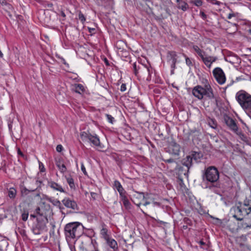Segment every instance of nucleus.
I'll use <instances>...</instances> for the list:
<instances>
[{"label":"nucleus","mask_w":251,"mask_h":251,"mask_svg":"<svg viewBox=\"0 0 251 251\" xmlns=\"http://www.w3.org/2000/svg\"><path fill=\"white\" fill-rule=\"evenodd\" d=\"M83 226L79 222H72L67 224L64 228L65 235L68 242L72 239L79 237L81 234Z\"/></svg>","instance_id":"1"},{"label":"nucleus","mask_w":251,"mask_h":251,"mask_svg":"<svg viewBox=\"0 0 251 251\" xmlns=\"http://www.w3.org/2000/svg\"><path fill=\"white\" fill-rule=\"evenodd\" d=\"M236 99L247 113L251 112V95L246 92L241 90L236 93Z\"/></svg>","instance_id":"2"},{"label":"nucleus","mask_w":251,"mask_h":251,"mask_svg":"<svg viewBox=\"0 0 251 251\" xmlns=\"http://www.w3.org/2000/svg\"><path fill=\"white\" fill-rule=\"evenodd\" d=\"M192 93L195 97L199 100H201L204 96L210 99L213 98L214 97L212 89L207 82L205 84L204 88L200 85L195 86L192 90Z\"/></svg>","instance_id":"3"},{"label":"nucleus","mask_w":251,"mask_h":251,"mask_svg":"<svg viewBox=\"0 0 251 251\" xmlns=\"http://www.w3.org/2000/svg\"><path fill=\"white\" fill-rule=\"evenodd\" d=\"M80 137L83 142L91 143L92 146L96 147L99 151H103L104 147L100 143V139L96 134L92 135L86 132H82L80 134Z\"/></svg>","instance_id":"4"},{"label":"nucleus","mask_w":251,"mask_h":251,"mask_svg":"<svg viewBox=\"0 0 251 251\" xmlns=\"http://www.w3.org/2000/svg\"><path fill=\"white\" fill-rule=\"evenodd\" d=\"M219 178V173L217 169L213 166L208 167L203 176V180L213 183L216 182Z\"/></svg>","instance_id":"5"},{"label":"nucleus","mask_w":251,"mask_h":251,"mask_svg":"<svg viewBox=\"0 0 251 251\" xmlns=\"http://www.w3.org/2000/svg\"><path fill=\"white\" fill-rule=\"evenodd\" d=\"M48 222V218H37V223L33 225L32 228L33 233L35 235H39L43 231H47L46 224Z\"/></svg>","instance_id":"6"},{"label":"nucleus","mask_w":251,"mask_h":251,"mask_svg":"<svg viewBox=\"0 0 251 251\" xmlns=\"http://www.w3.org/2000/svg\"><path fill=\"white\" fill-rule=\"evenodd\" d=\"M213 74L219 84L222 85L225 83L226 77L224 71L221 68L217 67L215 68L213 71Z\"/></svg>","instance_id":"7"},{"label":"nucleus","mask_w":251,"mask_h":251,"mask_svg":"<svg viewBox=\"0 0 251 251\" xmlns=\"http://www.w3.org/2000/svg\"><path fill=\"white\" fill-rule=\"evenodd\" d=\"M63 204L67 208H71L74 210H78V206L76 202L71 200L69 198H65L62 201Z\"/></svg>","instance_id":"8"},{"label":"nucleus","mask_w":251,"mask_h":251,"mask_svg":"<svg viewBox=\"0 0 251 251\" xmlns=\"http://www.w3.org/2000/svg\"><path fill=\"white\" fill-rule=\"evenodd\" d=\"M136 199L137 200L140 199L141 200H148L150 199V196L148 194H147L146 195H145L144 193L143 192L137 193L136 194L134 195L132 199V201L135 204L139 207L141 204V202L136 203Z\"/></svg>","instance_id":"9"},{"label":"nucleus","mask_w":251,"mask_h":251,"mask_svg":"<svg viewBox=\"0 0 251 251\" xmlns=\"http://www.w3.org/2000/svg\"><path fill=\"white\" fill-rule=\"evenodd\" d=\"M204 64L209 68H210L212 64L215 62L217 58L215 56L206 55L205 54L201 57Z\"/></svg>","instance_id":"10"},{"label":"nucleus","mask_w":251,"mask_h":251,"mask_svg":"<svg viewBox=\"0 0 251 251\" xmlns=\"http://www.w3.org/2000/svg\"><path fill=\"white\" fill-rule=\"evenodd\" d=\"M169 151L171 154L178 155L180 151V146L175 142H172L169 148Z\"/></svg>","instance_id":"11"},{"label":"nucleus","mask_w":251,"mask_h":251,"mask_svg":"<svg viewBox=\"0 0 251 251\" xmlns=\"http://www.w3.org/2000/svg\"><path fill=\"white\" fill-rule=\"evenodd\" d=\"M182 164L185 166L187 169V173L188 174L190 168L192 167L193 161L192 158L189 155H187L185 158H184L181 161Z\"/></svg>","instance_id":"12"},{"label":"nucleus","mask_w":251,"mask_h":251,"mask_svg":"<svg viewBox=\"0 0 251 251\" xmlns=\"http://www.w3.org/2000/svg\"><path fill=\"white\" fill-rule=\"evenodd\" d=\"M226 123L228 126L234 132H236L238 130V127L235 122V121L231 118L227 117L225 119Z\"/></svg>","instance_id":"13"},{"label":"nucleus","mask_w":251,"mask_h":251,"mask_svg":"<svg viewBox=\"0 0 251 251\" xmlns=\"http://www.w3.org/2000/svg\"><path fill=\"white\" fill-rule=\"evenodd\" d=\"M35 213L37 215V219L40 218L41 219H44V218H47L46 210H45L43 206L38 207L36 208L35 209Z\"/></svg>","instance_id":"14"},{"label":"nucleus","mask_w":251,"mask_h":251,"mask_svg":"<svg viewBox=\"0 0 251 251\" xmlns=\"http://www.w3.org/2000/svg\"><path fill=\"white\" fill-rule=\"evenodd\" d=\"M107 245L111 248L113 251L118 250V246L117 241L111 237L105 240Z\"/></svg>","instance_id":"15"},{"label":"nucleus","mask_w":251,"mask_h":251,"mask_svg":"<svg viewBox=\"0 0 251 251\" xmlns=\"http://www.w3.org/2000/svg\"><path fill=\"white\" fill-rule=\"evenodd\" d=\"M176 54L175 51H170L168 52V57L171 61V68L175 69L176 67Z\"/></svg>","instance_id":"16"},{"label":"nucleus","mask_w":251,"mask_h":251,"mask_svg":"<svg viewBox=\"0 0 251 251\" xmlns=\"http://www.w3.org/2000/svg\"><path fill=\"white\" fill-rule=\"evenodd\" d=\"M48 185L53 190L58 191L60 192H65L62 186L55 182H49Z\"/></svg>","instance_id":"17"},{"label":"nucleus","mask_w":251,"mask_h":251,"mask_svg":"<svg viewBox=\"0 0 251 251\" xmlns=\"http://www.w3.org/2000/svg\"><path fill=\"white\" fill-rule=\"evenodd\" d=\"M189 156L192 158L193 161H195L196 163L198 162L199 160L202 157V155L201 152L196 151H192Z\"/></svg>","instance_id":"18"},{"label":"nucleus","mask_w":251,"mask_h":251,"mask_svg":"<svg viewBox=\"0 0 251 251\" xmlns=\"http://www.w3.org/2000/svg\"><path fill=\"white\" fill-rule=\"evenodd\" d=\"M114 186L115 188L119 192L120 196L126 194V191H125L121 184L118 180L114 181Z\"/></svg>","instance_id":"19"},{"label":"nucleus","mask_w":251,"mask_h":251,"mask_svg":"<svg viewBox=\"0 0 251 251\" xmlns=\"http://www.w3.org/2000/svg\"><path fill=\"white\" fill-rule=\"evenodd\" d=\"M56 165L61 173H64L67 171V168L63 163L62 160L59 159L56 161Z\"/></svg>","instance_id":"20"},{"label":"nucleus","mask_w":251,"mask_h":251,"mask_svg":"<svg viewBox=\"0 0 251 251\" xmlns=\"http://www.w3.org/2000/svg\"><path fill=\"white\" fill-rule=\"evenodd\" d=\"M121 200L126 209H129L131 208V204L126 196V194L120 196Z\"/></svg>","instance_id":"21"},{"label":"nucleus","mask_w":251,"mask_h":251,"mask_svg":"<svg viewBox=\"0 0 251 251\" xmlns=\"http://www.w3.org/2000/svg\"><path fill=\"white\" fill-rule=\"evenodd\" d=\"M188 4L183 0L180 1L179 3H178V8L181 9L183 11H186L188 9Z\"/></svg>","instance_id":"22"},{"label":"nucleus","mask_w":251,"mask_h":251,"mask_svg":"<svg viewBox=\"0 0 251 251\" xmlns=\"http://www.w3.org/2000/svg\"><path fill=\"white\" fill-rule=\"evenodd\" d=\"M193 49L201 58L205 54V52L204 50L200 49V48L198 46H194Z\"/></svg>","instance_id":"23"},{"label":"nucleus","mask_w":251,"mask_h":251,"mask_svg":"<svg viewBox=\"0 0 251 251\" xmlns=\"http://www.w3.org/2000/svg\"><path fill=\"white\" fill-rule=\"evenodd\" d=\"M100 233L105 240L110 237V235L108 234V230L106 228L103 227L100 230Z\"/></svg>","instance_id":"24"},{"label":"nucleus","mask_w":251,"mask_h":251,"mask_svg":"<svg viewBox=\"0 0 251 251\" xmlns=\"http://www.w3.org/2000/svg\"><path fill=\"white\" fill-rule=\"evenodd\" d=\"M84 91V86L81 84H76L75 85V91L76 93L81 94Z\"/></svg>","instance_id":"25"},{"label":"nucleus","mask_w":251,"mask_h":251,"mask_svg":"<svg viewBox=\"0 0 251 251\" xmlns=\"http://www.w3.org/2000/svg\"><path fill=\"white\" fill-rule=\"evenodd\" d=\"M67 182L68 183L70 187L72 189H75V185L74 179L71 176H66Z\"/></svg>","instance_id":"26"},{"label":"nucleus","mask_w":251,"mask_h":251,"mask_svg":"<svg viewBox=\"0 0 251 251\" xmlns=\"http://www.w3.org/2000/svg\"><path fill=\"white\" fill-rule=\"evenodd\" d=\"M47 200L55 206H59L61 205L60 201L57 199H54L52 198H48Z\"/></svg>","instance_id":"27"},{"label":"nucleus","mask_w":251,"mask_h":251,"mask_svg":"<svg viewBox=\"0 0 251 251\" xmlns=\"http://www.w3.org/2000/svg\"><path fill=\"white\" fill-rule=\"evenodd\" d=\"M208 124L210 127L214 129L217 127V123L216 121L213 119H209L208 120Z\"/></svg>","instance_id":"28"},{"label":"nucleus","mask_w":251,"mask_h":251,"mask_svg":"<svg viewBox=\"0 0 251 251\" xmlns=\"http://www.w3.org/2000/svg\"><path fill=\"white\" fill-rule=\"evenodd\" d=\"M183 56L185 57L186 64V65L189 66L190 68L193 66V64L192 61V59L187 57L185 54H182Z\"/></svg>","instance_id":"29"},{"label":"nucleus","mask_w":251,"mask_h":251,"mask_svg":"<svg viewBox=\"0 0 251 251\" xmlns=\"http://www.w3.org/2000/svg\"><path fill=\"white\" fill-rule=\"evenodd\" d=\"M16 194V190L14 188H10L8 191V196L10 198H15Z\"/></svg>","instance_id":"30"},{"label":"nucleus","mask_w":251,"mask_h":251,"mask_svg":"<svg viewBox=\"0 0 251 251\" xmlns=\"http://www.w3.org/2000/svg\"><path fill=\"white\" fill-rule=\"evenodd\" d=\"M190 3L198 7H200L202 5V0H191Z\"/></svg>","instance_id":"31"},{"label":"nucleus","mask_w":251,"mask_h":251,"mask_svg":"<svg viewBox=\"0 0 251 251\" xmlns=\"http://www.w3.org/2000/svg\"><path fill=\"white\" fill-rule=\"evenodd\" d=\"M145 68H146V70L148 72V77L147 78V79L148 80L150 79L151 75L152 73L153 69L151 67H146Z\"/></svg>","instance_id":"32"},{"label":"nucleus","mask_w":251,"mask_h":251,"mask_svg":"<svg viewBox=\"0 0 251 251\" xmlns=\"http://www.w3.org/2000/svg\"><path fill=\"white\" fill-rule=\"evenodd\" d=\"M28 217V212L24 210L22 214V219L24 221H26L27 220Z\"/></svg>","instance_id":"33"},{"label":"nucleus","mask_w":251,"mask_h":251,"mask_svg":"<svg viewBox=\"0 0 251 251\" xmlns=\"http://www.w3.org/2000/svg\"><path fill=\"white\" fill-rule=\"evenodd\" d=\"M105 116L106 117L108 121L110 123H111V124L113 123V122L114 121V118L111 115L106 114H105Z\"/></svg>","instance_id":"34"},{"label":"nucleus","mask_w":251,"mask_h":251,"mask_svg":"<svg viewBox=\"0 0 251 251\" xmlns=\"http://www.w3.org/2000/svg\"><path fill=\"white\" fill-rule=\"evenodd\" d=\"M78 18L82 23H84L86 20L84 15L81 12H79L78 14Z\"/></svg>","instance_id":"35"},{"label":"nucleus","mask_w":251,"mask_h":251,"mask_svg":"<svg viewBox=\"0 0 251 251\" xmlns=\"http://www.w3.org/2000/svg\"><path fill=\"white\" fill-rule=\"evenodd\" d=\"M133 68L134 74L136 75L138 74V70L140 68L139 66H137L136 63H134L133 64Z\"/></svg>","instance_id":"36"},{"label":"nucleus","mask_w":251,"mask_h":251,"mask_svg":"<svg viewBox=\"0 0 251 251\" xmlns=\"http://www.w3.org/2000/svg\"><path fill=\"white\" fill-rule=\"evenodd\" d=\"M163 160L164 162L168 164H171L173 163H176V160L173 158L169 159H163Z\"/></svg>","instance_id":"37"},{"label":"nucleus","mask_w":251,"mask_h":251,"mask_svg":"<svg viewBox=\"0 0 251 251\" xmlns=\"http://www.w3.org/2000/svg\"><path fill=\"white\" fill-rule=\"evenodd\" d=\"M88 31L90 35H92L96 33V29L95 28L88 27Z\"/></svg>","instance_id":"38"},{"label":"nucleus","mask_w":251,"mask_h":251,"mask_svg":"<svg viewBox=\"0 0 251 251\" xmlns=\"http://www.w3.org/2000/svg\"><path fill=\"white\" fill-rule=\"evenodd\" d=\"M210 3L212 4H215L217 5H220L221 4V2L219 1H218L217 0H210Z\"/></svg>","instance_id":"39"},{"label":"nucleus","mask_w":251,"mask_h":251,"mask_svg":"<svg viewBox=\"0 0 251 251\" xmlns=\"http://www.w3.org/2000/svg\"><path fill=\"white\" fill-rule=\"evenodd\" d=\"M81 170L85 175H86V176L87 175V173L86 171V169H85V166L83 163H81Z\"/></svg>","instance_id":"40"},{"label":"nucleus","mask_w":251,"mask_h":251,"mask_svg":"<svg viewBox=\"0 0 251 251\" xmlns=\"http://www.w3.org/2000/svg\"><path fill=\"white\" fill-rule=\"evenodd\" d=\"M56 149L58 152H61L63 150V147L61 145H58Z\"/></svg>","instance_id":"41"},{"label":"nucleus","mask_w":251,"mask_h":251,"mask_svg":"<svg viewBox=\"0 0 251 251\" xmlns=\"http://www.w3.org/2000/svg\"><path fill=\"white\" fill-rule=\"evenodd\" d=\"M126 84H122L121 86V88H120V90L122 91V92H124L126 90Z\"/></svg>","instance_id":"42"},{"label":"nucleus","mask_w":251,"mask_h":251,"mask_svg":"<svg viewBox=\"0 0 251 251\" xmlns=\"http://www.w3.org/2000/svg\"><path fill=\"white\" fill-rule=\"evenodd\" d=\"M200 16L203 20H205L207 17V15L203 11L200 12Z\"/></svg>","instance_id":"43"},{"label":"nucleus","mask_w":251,"mask_h":251,"mask_svg":"<svg viewBox=\"0 0 251 251\" xmlns=\"http://www.w3.org/2000/svg\"><path fill=\"white\" fill-rule=\"evenodd\" d=\"M60 16L62 17V20H65V18H66V15H65V13H64L63 11H61L60 12Z\"/></svg>","instance_id":"44"},{"label":"nucleus","mask_w":251,"mask_h":251,"mask_svg":"<svg viewBox=\"0 0 251 251\" xmlns=\"http://www.w3.org/2000/svg\"><path fill=\"white\" fill-rule=\"evenodd\" d=\"M236 16V15L235 14L233 13H229L228 16H227V18L228 19H231L232 17H235Z\"/></svg>","instance_id":"45"},{"label":"nucleus","mask_w":251,"mask_h":251,"mask_svg":"<svg viewBox=\"0 0 251 251\" xmlns=\"http://www.w3.org/2000/svg\"><path fill=\"white\" fill-rule=\"evenodd\" d=\"M150 199L151 200H152V204H153V206H159L160 205V203L159 202L153 201V199H151L150 197Z\"/></svg>","instance_id":"46"},{"label":"nucleus","mask_w":251,"mask_h":251,"mask_svg":"<svg viewBox=\"0 0 251 251\" xmlns=\"http://www.w3.org/2000/svg\"><path fill=\"white\" fill-rule=\"evenodd\" d=\"M0 3H1L2 5H4L7 4V2L5 0H0Z\"/></svg>","instance_id":"47"},{"label":"nucleus","mask_w":251,"mask_h":251,"mask_svg":"<svg viewBox=\"0 0 251 251\" xmlns=\"http://www.w3.org/2000/svg\"><path fill=\"white\" fill-rule=\"evenodd\" d=\"M39 167H40V168H41V172H44L45 171L44 167L43 164H42V167H41V165L40 164H39Z\"/></svg>","instance_id":"48"},{"label":"nucleus","mask_w":251,"mask_h":251,"mask_svg":"<svg viewBox=\"0 0 251 251\" xmlns=\"http://www.w3.org/2000/svg\"><path fill=\"white\" fill-rule=\"evenodd\" d=\"M91 195L93 199H95V196L97 195V194L94 192H91Z\"/></svg>","instance_id":"49"},{"label":"nucleus","mask_w":251,"mask_h":251,"mask_svg":"<svg viewBox=\"0 0 251 251\" xmlns=\"http://www.w3.org/2000/svg\"><path fill=\"white\" fill-rule=\"evenodd\" d=\"M70 248L71 251H75V249L74 246L70 245Z\"/></svg>","instance_id":"50"},{"label":"nucleus","mask_w":251,"mask_h":251,"mask_svg":"<svg viewBox=\"0 0 251 251\" xmlns=\"http://www.w3.org/2000/svg\"><path fill=\"white\" fill-rule=\"evenodd\" d=\"M146 200V201H145V202L143 204V205H144V206H146V205H148V204H150V203H151V202H150V201H147L148 200Z\"/></svg>","instance_id":"51"},{"label":"nucleus","mask_w":251,"mask_h":251,"mask_svg":"<svg viewBox=\"0 0 251 251\" xmlns=\"http://www.w3.org/2000/svg\"><path fill=\"white\" fill-rule=\"evenodd\" d=\"M37 214L36 215H34V214H31L30 215V217H32V218H37Z\"/></svg>","instance_id":"52"},{"label":"nucleus","mask_w":251,"mask_h":251,"mask_svg":"<svg viewBox=\"0 0 251 251\" xmlns=\"http://www.w3.org/2000/svg\"><path fill=\"white\" fill-rule=\"evenodd\" d=\"M18 153L19 154H20L21 155H23V153L22 152V151H20V149H18Z\"/></svg>","instance_id":"53"},{"label":"nucleus","mask_w":251,"mask_h":251,"mask_svg":"<svg viewBox=\"0 0 251 251\" xmlns=\"http://www.w3.org/2000/svg\"><path fill=\"white\" fill-rule=\"evenodd\" d=\"M183 0H176V2L178 3H179V2L180 1H182Z\"/></svg>","instance_id":"54"},{"label":"nucleus","mask_w":251,"mask_h":251,"mask_svg":"<svg viewBox=\"0 0 251 251\" xmlns=\"http://www.w3.org/2000/svg\"><path fill=\"white\" fill-rule=\"evenodd\" d=\"M248 32L250 34H251V28L249 30Z\"/></svg>","instance_id":"55"},{"label":"nucleus","mask_w":251,"mask_h":251,"mask_svg":"<svg viewBox=\"0 0 251 251\" xmlns=\"http://www.w3.org/2000/svg\"><path fill=\"white\" fill-rule=\"evenodd\" d=\"M200 243H201V245H203V244H204V242H202V241H201V242H200Z\"/></svg>","instance_id":"56"},{"label":"nucleus","mask_w":251,"mask_h":251,"mask_svg":"<svg viewBox=\"0 0 251 251\" xmlns=\"http://www.w3.org/2000/svg\"><path fill=\"white\" fill-rule=\"evenodd\" d=\"M136 203H139L140 201H138V200L136 199Z\"/></svg>","instance_id":"57"},{"label":"nucleus","mask_w":251,"mask_h":251,"mask_svg":"<svg viewBox=\"0 0 251 251\" xmlns=\"http://www.w3.org/2000/svg\"><path fill=\"white\" fill-rule=\"evenodd\" d=\"M46 207H47V208H50V205L48 204V205H47L46 206Z\"/></svg>","instance_id":"58"},{"label":"nucleus","mask_w":251,"mask_h":251,"mask_svg":"<svg viewBox=\"0 0 251 251\" xmlns=\"http://www.w3.org/2000/svg\"><path fill=\"white\" fill-rule=\"evenodd\" d=\"M141 211L143 213H145L143 211V210L142 209H141Z\"/></svg>","instance_id":"59"},{"label":"nucleus","mask_w":251,"mask_h":251,"mask_svg":"<svg viewBox=\"0 0 251 251\" xmlns=\"http://www.w3.org/2000/svg\"><path fill=\"white\" fill-rule=\"evenodd\" d=\"M250 113L251 114V112H250Z\"/></svg>","instance_id":"60"}]
</instances>
